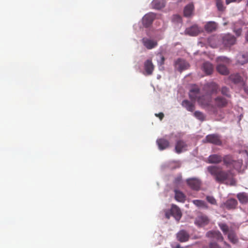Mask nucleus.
<instances>
[{"label":"nucleus","mask_w":248,"mask_h":248,"mask_svg":"<svg viewBox=\"0 0 248 248\" xmlns=\"http://www.w3.org/2000/svg\"><path fill=\"white\" fill-rule=\"evenodd\" d=\"M217 71L221 74L226 75L229 74V70L227 67L223 64L219 63L217 66Z\"/></svg>","instance_id":"26"},{"label":"nucleus","mask_w":248,"mask_h":248,"mask_svg":"<svg viewBox=\"0 0 248 248\" xmlns=\"http://www.w3.org/2000/svg\"><path fill=\"white\" fill-rule=\"evenodd\" d=\"M156 144L160 150H164L170 146L169 140L164 138L158 139L156 140Z\"/></svg>","instance_id":"16"},{"label":"nucleus","mask_w":248,"mask_h":248,"mask_svg":"<svg viewBox=\"0 0 248 248\" xmlns=\"http://www.w3.org/2000/svg\"><path fill=\"white\" fill-rule=\"evenodd\" d=\"M239 202L242 203L248 202V195L244 192L238 193L237 195Z\"/></svg>","instance_id":"30"},{"label":"nucleus","mask_w":248,"mask_h":248,"mask_svg":"<svg viewBox=\"0 0 248 248\" xmlns=\"http://www.w3.org/2000/svg\"><path fill=\"white\" fill-rule=\"evenodd\" d=\"M241 29H238L235 31V33L237 36H239L241 33Z\"/></svg>","instance_id":"45"},{"label":"nucleus","mask_w":248,"mask_h":248,"mask_svg":"<svg viewBox=\"0 0 248 248\" xmlns=\"http://www.w3.org/2000/svg\"><path fill=\"white\" fill-rule=\"evenodd\" d=\"M155 115L158 117L160 120H162V119L164 118V115L163 114V113L162 112H160L158 114L156 113L155 114Z\"/></svg>","instance_id":"41"},{"label":"nucleus","mask_w":248,"mask_h":248,"mask_svg":"<svg viewBox=\"0 0 248 248\" xmlns=\"http://www.w3.org/2000/svg\"><path fill=\"white\" fill-rule=\"evenodd\" d=\"M228 233V237L230 241L233 243H236L237 242V239L234 232L230 231Z\"/></svg>","instance_id":"34"},{"label":"nucleus","mask_w":248,"mask_h":248,"mask_svg":"<svg viewBox=\"0 0 248 248\" xmlns=\"http://www.w3.org/2000/svg\"><path fill=\"white\" fill-rule=\"evenodd\" d=\"M224 244L226 245V246H228V245L227 244V243L226 242H224Z\"/></svg>","instance_id":"51"},{"label":"nucleus","mask_w":248,"mask_h":248,"mask_svg":"<svg viewBox=\"0 0 248 248\" xmlns=\"http://www.w3.org/2000/svg\"><path fill=\"white\" fill-rule=\"evenodd\" d=\"M141 42L144 46L148 49H151L157 46V42L147 38H142Z\"/></svg>","instance_id":"12"},{"label":"nucleus","mask_w":248,"mask_h":248,"mask_svg":"<svg viewBox=\"0 0 248 248\" xmlns=\"http://www.w3.org/2000/svg\"><path fill=\"white\" fill-rule=\"evenodd\" d=\"M200 32L199 27L197 25H193L187 28L185 30V33L190 36H196Z\"/></svg>","instance_id":"20"},{"label":"nucleus","mask_w":248,"mask_h":248,"mask_svg":"<svg viewBox=\"0 0 248 248\" xmlns=\"http://www.w3.org/2000/svg\"><path fill=\"white\" fill-rule=\"evenodd\" d=\"M173 19H176L177 22H180L181 21V17L178 15H175L173 17Z\"/></svg>","instance_id":"43"},{"label":"nucleus","mask_w":248,"mask_h":248,"mask_svg":"<svg viewBox=\"0 0 248 248\" xmlns=\"http://www.w3.org/2000/svg\"><path fill=\"white\" fill-rule=\"evenodd\" d=\"M165 216H166V218H167L168 219H169L170 217V213L169 212H166L165 214Z\"/></svg>","instance_id":"46"},{"label":"nucleus","mask_w":248,"mask_h":248,"mask_svg":"<svg viewBox=\"0 0 248 248\" xmlns=\"http://www.w3.org/2000/svg\"><path fill=\"white\" fill-rule=\"evenodd\" d=\"M175 248H182L180 247V245H177Z\"/></svg>","instance_id":"49"},{"label":"nucleus","mask_w":248,"mask_h":248,"mask_svg":"<svg viewBox=\"0 0 248 248\" xmlns=\"http://www.w3.org/2000/svg\"><path fill=\"white\" fill-rule=\"evenodd\" d=\"M222 42L224 46H230L235 43L236 38L232 34H225L222 36Z\"/></svg>","instance_id":"5"},{"label":"nucleus","mask_w":248,"mask_h":248,"mask_svg":"<svg viewBox=\"0 0 248 248\" xmlns=\"http://www.w3.org/2000/svg\"><path fill=\"white\" fill-rule=\"evenodd\" d=\"M210 248H220L219 246L215 242H211L209 244Z\"/></svg>","instance_id":"40"},{"label":"nucleus","mask_w":248,"mask_h":248,"mask_svg":"<svg viewBox=\"0 0 248 248\" xmlns=\"http://www.w3.org/2000/svg\"><path fill=\"white\" fill-rule=\"evenodd\" d=\"M216 6L218 11H223L225 10V7L223 6V2L221 0H216Z\"/></svg>","instance_id":"37"},{"label":"nucleus","mask_w":248,"mask_h":248,"mask_svg":"<svg viewBox=\"0 0 248 248\" xmlns=\"http://www.w3.org/2000/svg\"><path fill=\"white\" fill-rule=\"evenodd\" d=\"M189 235L187 232L181 230L177 233V238L181 242H185L188 240Z\"/></svg>","instance_id":"18"},{"label":"nucleus","mask_w":248,"mask_h":248,"mask_svg":"<svg viewBox=\"0 0 248 248\" xmlns=\"http://www.w3.org/2000/svg\"><path fill=\"white\" fill-rule=\"evenodd\" d=\"M237 205V202L234 199H229L224 203V206L228 209H234Z\"/></svg>","instance_id":"24"},{"label":"nucleus","mask_w":248,"mask_h":248,"mask_svg":"<svg viewBox=\"0 0 248 248\" xmlns=\"http://www.w3.org/2000/svg\"><path fill=\"white\" fill-rule=\"evenodd\" d=\"M192 202L198 207L207 208L208 206L204 201L200 200H195L192 201Z\"/></svg>","instance_id":"31"},{"label":"nucleus","mask_w":248,"mask_h":248,"mask_svg":"<svg viewBox=\"0 0 248 248\" xmlns=\"http://www.w3.org/2000/svg\"><path fill=\"white\" fill-rule=\"evenodd\" d=\"M246 5H247V7H248V0L247 1Z\"/></svg>","instance_id":"52"},{"label":"nucleus","mask_w":248,"mask_h":248,"mask_svg":"<svg viewBox=\"0 0 248 248\" xmlns=\"http://www.w3.org/2000/svg\"><path fill=\"white\" fill-rule=\"evenodd\" d=\"M246 39L248 42V31L247 32L246 34Z\"/></svg>","instance_id":"48"},{"label":"nucleus","mask_w":248,"mask_h":248,"mask_svg":"<svg viewBox=\"0 0 248 248\" xmlns=\"http://www.w3.org/2000/svg\"><path fill=\"white\" fill-rule=\"evenodd\" d=\"M244 90L246 93H247L248 94V87H244Z\"/></svg>","instance_id":"47"},{"label":"nucleus","mask_w":248,"mask_h":248,"mask_svg":"<svg viewBox=\"0 0 248 248\" xmlns=\"http://www.w3.org/2000/svg\"><path fill=\"white\" fill-rule=\"evenodd\" d=\"M227 24H228V23H227V22H224V23H223V25H224V26H226V25H227Z\"/></svg>","instance_id":"50"},{"label":"nucleus","mask_w":248,"mask_h":248,"mask_svg":"<svg viewBox=\"0 0 248 248\" xmlns=\"http://www.w3.org/2000/svg\"><path fill=\"white\" fill-rule=\"evenodd\" d=\"M194 9V5L192 3L186 5L184 11V14L185 16H189L191 15Z\"/></svg>","instance_id":"29"},{"label":"nucleus","mask_w":248,"mask_h":248,"mask_svg":"<svg viewBox=\"0 0 248 248\" xmlns=\"http://www.w3.org/2000/svg\"><path fill=\"white\" fill-rule=\"evenodd\" d=\"M218 226L224 234H226L229 232V227L227 224L223 223H218Z\"/></svg>","instance_id":"35"},{"label":"nucleus","mask_w":248,"mask_h":248,"mask_svg":"<svg viewBox=\"0 0 248 248\" xmlns=\"http://www.w3.org/2000/svg\"><path fill=\"white\" fill-rule=\"evenodd\" d=\"M174 192L175 199L177 201L182 202H184L185 201V196L182 192L177 190H175Z\"/></svg>","instance_id":"28"},{"label":"nucleus","mask_w":248,"mask_h":248,"mask_svg":"<svg viewBox=\"0 0 248 248\" xmlns=\"http://www.w3.org/2000/svg\"><path fill=\"white\" fill-rule=\"evenodd\" d=\"M226 4L228 5L232 2H237L239 3L240 1L238 0H226Z\"/></svg>","instance_id":"42"},{"label":"nucleus","mask_w":248,"mask_h":248,"mask_svg":"<svg viewBox=\"0 0 248 248\" xmlns=\"http://www.w3.org/2000/svg\"><path fill=\"white\" fill-rule=\"evenodd\" d=\"M194 116L198 120H200L202 122L205 120V116L204 115V114L200 111H196L194 113Z\"/></svg>","instance_id":"33"},{"label":"nucleus","mask_w":248,"mask_h":248,"mask_svg":"<svg viewBox=\"0 0 248 248\" xmlns=\"http://www.w3.org/2000/svg\"><path fill=\"white\" fill-rule=\"evenodd\" d=\"M230 79L234 83H238L241 82L242 80L241 77L238 74L231 75L230 76Z\"/></svg>","instance_id":"32"},{"label":"nucleus","mask_w":248,"mask_h":248,"mask_svg":"<svg viewBox=\"0 0 248 248\" xmlns=\"http://www.w3.org/2000/svg\"><path fill=\"white\" fill-rule=\"evenodd\" d=\"M186 183L191 188L195 190H198L201 185V181L195 178L187 179Z\"/></svg>","instance_id":"9"},{"label":"nucleus","mask_w":248,"mask_h":248,"mask_svg":"<svg viewBox=\"0 0 248 248\" xmlns=\"http://www.w3.org/2000/svg\"><path fill=\"white\" fill-rule=\"evenodd\" d=\"M217 28V24L214 21L208 22L204 26L205 31L211 32L215 31Z\"/></svg>","instance_id":"23"},{"label":"nucleus","mask_w":248,"mask_h":248,"mask_svg":"<svg viewBox=\"0 0 248 248\" xmlns=\"http://www.w3.org/2000/svg\"><path fill=\"white\" fill-rule=\"evenodd\" d=\"M155 16V15L152 13L145 15L142 18L143 25L146 27H149L152 23Z\"/></svg>","instance_id":"14"},{"label":"nucleus","mask_w":248,"mask_h":248,"mask_svg":"<svg viewBox=\"0 0 248 248\" xmlns=\"http://www.w3.org/2000/svg\"><path fill=\"white\" fill-rule=\"evenodd\" d=\"M144 68L145 72V75H151L153 74L154 65L151 60H147L144 62Z\"/></svg>","instance_id":"15"},{"label":"nucleus","mask_w":248,"mask_h":248,"mask_svg":"<svg viewBox=\"0 0 248 248\" xmlns=\"http://www.w3.org/2000/svg\"><path fill=\"white\" fill-rule=\"evenodd\" d=\"M165 61V58L163 56H161L160 58V60L158 61V63L160 65H162L164 64Z\"/></svg>","instance_id":"44"},{"label":"nucleus","mask_w":248,"mask_h":248,"mask_svg":"<svg viewBox=\"0 0 248 248\" xmlns=\"http://www.w3.org/2000/svg\"><path fill=\"white\" fill-rule=\"evenodd\" d=\"M187 144L183 140H178L176 142L175 147V152L177 154H180L182 152L186 151L187 148Z\"/></svg>","instance_id":"11"},{"label":"nucleus","mask_w":248,"mask_h":248,"mask_svg":"<svg viewBox=\"0 0 248 248\" xmlns=\"http://www.w3.org/2000/svg\"><path fill=\"white\" fill-rule=\"evenodd\" d=\"M189 97L192 101L197 100L198 97L201 96L200 89L196 85H193L191 86L189 92Z\"/></svg>","instance_id":"4"},{"label":"nucleus","mask_w":248,"mask_h":248,"mask_svg":"<svg viewBox=\"0 0 248 248\" xmlns=\"http://www.w3.org/2000/svg\"><path fill=\"white\" fill-rule=\"evenodd\" d=\"M204 142H208L216 145H221L222 141L221 137L217 134H209L206 136L205 139L203 140Z\"/></svg>","instance_id":"3"},{"label":"nucleus","mask_w":248,"mask_h":248,"mask_svg":"<svg viewBox=\"0 0 248 248\" xmlns=\"http://www.w3.org/2000/svg\"><path fill=\"white\" fill-rule=\"evenodd\" d=\"M170 214L174 218L179 220L182 217V213L179 208L176 205H172L170 209Z\"/></svg>","instance_id":"17"},{"label":"nucleus","mask_w":248,"mask_h":248,"mask_svg":"<svg viewBox=\"0 0 248 248\" xmlns=\"http://www.w3.org/2000/svg\"><path fill=\"white\" fill-rule=\"evenodd\" d=\"M237 63L244 64L248 62V53H240L236 56Z\"/></svg>","instance_id":"21"},{"label":"nucleus","mask_w":248,"mask_h":248,"mask_svg":"<svg viewBox=\"0 0 248 248\" xmlns=\"http://www.w3.org/2000/svg\"><path fill=\"white\" fill-rule=\"evenodd\" d=\"M224 165L229 168L227 171L223 170L219 166H211L207 167V170L213 176L215 181L219 183H223L226 180L230 179L232 185H234L235 181L232 178L233 169L239 170L243 164L242 160H235L231 155H226L222 158Z\"/></svg>","instance_id":"1"},{"label":"nucleus","mask_w":248,"mask_h":248,"mask_svg":"<svg viewBox=\"0 0 248 248\" xmlns=\"http://www.w3.org/2000/svg\"><path fill=\"white\" fill-rule=\"evenodd\" d=\"M152 5L154 8L160 9L165 6L164 0H153Z\"/></svg>","instance_id":"27"},{"label":"nucleus","mask_w":248,"mask_h":248,"mask_svg":"<svg viewBox=\"0 0 248 248\" xmlns=\"http://www.w3.org/2000/svg\"><path fill=\"white\" fill-rule=\"evenodd\" d=\"M209 222V219L204 215L198 216L195 220V224L199 227H203L207 225Z\"/></svg>","instance_id":"10"},{"label":"nucleus","mask_w":248,"mask_h":248,"mask_svg":"<svg viewBox=\"0 0 248 248\" xmlns=\"http://www.w3.org/2000/svg\"><path fill=\"white\" fill-rule=\"evenodd\" d=\"M220 91L222 94L228 98H231V95L230 93L229 88L226 87H222L220 90Z\"/></svg>","instance_id":"36"},{"label":"nucleus","mask_w":248,"mask_h":248,"mask_svg":"<svg viewBox=\"0 0 248 248\" xmlns=\"http://www.w3.org/2000/svg\"><path fill=\"white\" fill-rule=\"evenodd\" d=\"M175 68L180 72L188 68L189 64L185 60L178 59L175 63Z\"/></svg>","instance_id":"8"},{"label":"nucleus","mask_w":248,"mask_h":248,"mask_svg":"<svg viewBox=\"0 0 248 248\" xmlns=\"http://www.w3.org/2000/svg\"><path fill=\"white\" fill-rule=\"evenodd\" d=\"M222 157L218 154H213L208 157V162L211 164H219L222 161Z\"/></svg>","instance_id":"19"},{"label":"nucleus","mask_w":248,"mask_h":248,"mask_svg":"<svg viewBox=\"0 0 248 248\" xmlns=\"http://www.w3.org/2000/svg\"><path fill=\"white\" fill-rule=\"evenodd\" d=\"M182 106L187 110L192 112L195 109V105L187 100H184L182 102Z\"/></svg>","instance_id":"25"},{"label":"nucleus","mask_w":248,"mask_h":248,"mask_svg":"<svg viewBox=\"0 0 248 248\" xmlns=\"http://www.w3.org/2000/svg\"><path fill=\"white\" fill-rule=\"evenodd\" d=\"M204 90L210 94L217 93L218 90V86L215 82L207 83L204 86Z\"/></svg>","instance_id":"7"},{"label":"nucleus","mask_w":248,"mask_h":248,"mask_svg":"<svg viewBox=\"0 0 248 248\" xmlns=\"http://www.w3.org/2000/svg\"><path fill=\"white\" fill-rule=\"evenodd\" d=\"M212 98L211 96L205 95H201L198 98V103L202 108L209 109L214 108L213 105L211 104Z\"/></svg>","instance_id":"2"},{"label":"nucleus","mask_w":248,"mask_h":248,"mask_svg":"<svg viewBox=\"0 0 248 248\" xmlns=\"http://www.w3.org/2000/svg\"><path fill=\"white\" fill-rule=\"evenodd\" d=\"M240 2H241L242 0H238Z\"/></svg>","instance_id":"53"},{"label":"nucleus","mask_w":248,"mask_h":248,"mask_svg":"<svg viewBox=\"0 0 248 248\" xmlns=\"http://www.w3.org/2000/svg\"><path fill=\"white\" fill-rule=\"evenodd\" d=\"M217 61L218 62H223L226 63H229V60L224 57H219L217 58Z\"/></svg>","instance_id":"39"},{"label":"nucleus","mask_w":248,"mask_h":248,"mask_svg":"<svg viewBox=\"0 0 248 248\" xmlns=\"http://www.w3.org/2000/svg\"><path fill=\"white\" fill-rule=\"evenodd\" d=\"M206 200L211 204L216 205L217 201L216 199L213 196H207L206 198Z\"/></svg>","instance_id":"38"},{"label":"nucleus","mask_w":248,"mask_h":248,"mask_svg":"<svg viewBox=\"0 0 248 248\" xmlns=\"http://www.w3.org/2000/svg\"><path fill=\"white\" fill-rule=\"evenodd\" d=\"M215 106L218 108L226 107L230 103V101L222 96H218L214 99Z\"/></svg>","instance_id":"6"},{"label":"nucleus","mask_w":248,"mask_h":248,"mask_svg":"<svg viewBox=\"0 0 248 248\" xmlns=\"http://www.w3.org/2000/svg\"><path fill=\"white\" fill-rule=\"evenodd\" d=\"M206 236L209 238L215 239L219 241H223L224 238L221 233L218 231H211L208 232Z\"/></svg>","instance_id":"13"},{"label":"nucleus","mask_w":248,"mask_h":248,"mask_svg":"<svg viewBox=\"0 0 248 248\" xmlns=\"http://www.w3.org/2000/svg\"><path fill=\"white\" fill-rule=\"evenodd\" d=\"M202 69L206 75H210L213 71V65L209 62H205L203 63Z\"/></svg>","instance_id":"22"}]
</instances>
